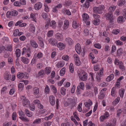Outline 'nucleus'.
I'll return each instance as SVG.
<instances>
[{
	"label": "nucleus",
	"mask_w": 126,
	"mask_h": 126,
	"mask_svg": "<svg viewBox=\"0 0 126 126\" xmlns=\"http://www.w3.org/2000/svg\"><path fill=\"white\" fill-rule=\"evenodd\" d=\"M124 14L123 16H120L117 18V22L118 23H122L126 18V9L123 10Z\"/></svg>",
	"instance_id": "nucleus-1"
},
{
	"label": "nucleus",
	"mask_w": 126,
	"mask_h": 126,
	"mask_svg": "<svg viewBox=\"0 0 126 126\" xmlns=\"http://www.w3.org/2000/svg\"><path fill=\"white\" fill-rule=\"evenodd\" d=\"M105 16H106V19L107 20H110V23H112L113 22V20L114 18L113 17L112 12H109L108 14L105 15Z\"/></svg>",
	"instance_id": "nucleus-2"
},
{
	"label": "nucleus",
	"mask_w": 126,
	"mask_h": 126,
	"mask_svg": "<svg viewBox=\"0 0 126 126\" xmlns=\"http://www.w3.org/2000/svg\"><path fill=\"white\" fill-rule=\"evenodd\" d=\"M79 74V78L82 81H85L87 79V75L85 72H81Z\"/></svg>",
	"instance_id": "nucleus-3"
},
{
	"label": "nucleus",
	"mask_w": 126,
	"mask_h": 126,
	"mask_svg": "<svg viewBox=\"0 0 126 126\" xmlns=\"http://www.w3.org/2000/svg\"><path fill=\"white\" fill-rule=\"evenodd\" d=\"M21 98L23 99L22 102L23 106L24 107H27L29 105L30 102L24 96H22L21 97Z\"/></svg>",
	"instance_id": "nucleus-4"
},
{
	"label": "nucleus",
	"mask_w": 126,
	"mask_h": 126,
	"mask_svg": "<svg viewBox=\"0 0 126 126\" xmlns=\"http://www.w3.org/2000/svg\"><path fill=\"white\" fill-rule=\"evenodd\" d=\"M68 99L70 100L69 103L70 107L71 109H72L74 107L76 104L75 99L68 98Z\"/></svg>",
	"instance_id": "nucleus-5"
},
{
	"label": "nucleus",
	"mask_w": 126,
	"mask_h": 126,
	"mask_svg": "<svg viewBox=\"0 0 126 126\" xmlns=\"http://www.w3.org/2000/svg\"><path fill=\"white\" fill-rule=\"evenodd\" d=\"M103 9L100 7H94L93 8V10L94 13H96L101 14L102 13V10Z\"/></svg>",
	"instance_id": "nucleus-6"
},
{
	"label": "nucleus",
	"mask_w": 126,
	"mask_h": 126,
	"mask_svg": "<svg viewBox=\"0 0 126 126\" xmlns=\"http://www.w3.org/2000/svg\"><path fill=\"white\" fill-rule=\"evenodd\" d=\"M49 43L52 46H56L57 44V40L54 38H51L48 40Z\"/></svg>",
	"instance_id": "nucleus-7"
},
{
	"label": "nucleus",
	"mask_w": 126,
	"mask_h": 126,
	"mask_svg": "<svg viewBox=\"0 0 126 126\" xmlns=\"http://www.w3.org/2000/svg\"><path fill=\"white\" fill-rule=\"evenodd\" d=\"M74 57L76 58L75 61L76 65L78 66L81 63L77 55V54H74Z\"/></svg>",
	"instance_id": "nucleus-8"
},
{
	"label": "nucleus",
	"mask_w": 126,
	"mask_h": 126,
	"mask_svg": "<svg viewBox=\"0 0 126 126\" xmlns=\"http://www.w3.org/2000/svg\"><path fill=\"white\" fill-rule=\"evenodd\" d=\"M50 103L52 106H54L55 103V99L54 96L52 95L49 96Z\"/></svg>",
	"instance_id": "nucleus-9"
},
{
	"label": "nucleus",
	"mask_w": 126,
	"mask_h": 126,
	"mask_svg": "<svg viewBox=\"0 0 126 126\" xmlns=\"http://www.w3.org/2000/svg\"><path fill=\"white\" fill-rule=\"evenodd\" d=\"M75 49L77 52L79 54L81 52V46L79 43L77 44L75 46Z\"/></svg>",
	"instance_id": "nucleus-10"
},
{
	"label": "nucleus",
	"mask_w": 126,
	"mask_h": 126,
	"mask_svg": "<svg viewBox=\"0 0 126 126\" xmlns=\"http://www.w3.org/2000/svg\"><path fill=\"white\" fill-rule=\"evenodd\" d=\"M42 6V3L40 2H38L35 5L34 8L36 10H38L41 8Z\"/></svg>",
	"instance_id": "nucleus-11"
},
{
	"label": "nucleus",
	"mask_w": 126,
	"mask_h": 126,
	"mask_svg": "<svg viewBox=\"0 0 126 126\" xmlns=\"http://www.w3.org/2000/svg\"><path fill=\"white\" fill-rule=\"evenodd\" d=\"M92 104V102L90 99L88 100V102H85L84 103V105L87 108H88L89 109H90L89 108L90 106Z\"/></svg>",
	"instance_id": "nucleus-12"
},
{
	"label": "nucleus",
	"mask_w": 126,
	"mask_h": 126,
	"mask_svg": "<svg viewBox=\"0 0 126 126\" xmlns=\"http://www.w3.org/2000/svg\"><path fill=\"white\" fill-rule=\"evenodd\" d=\"M30 44L31 46L35 48H37L38 46L36 42L33 40H31L30 41Z\"/></svg>",
	"instance_id": "nucleus-13"
},
{
	"label": "nucleus",
	"mask_w": 126,
	"mask_h": 126,
	"mask_svg": "<svg viewBox=\"0 0 126 126\" xmlns=\"http://www.w3.org/2000/svg\"><path fill=\"white\" fill-rule=\"evenodd\" d=\"M57 47L59 48L60 50H63L65 48V46L63 43H60L57 44Z\"/></svg>",
	"instance_id": "nucleus-14"
},
{
	"label": "nucleus",
	"mask_w": 126,
	"mask_h": 126,
	"mask_svg": "<svg viewBox=\"0 0 126 126\" xmlns=\"http://www.w3.org/2000/svg\"><path fill=\"white\" fill-rule=\"evenodd\" d=\"M112 122L109 123L107 126H115L116 125V119H113L112 120Z\"/></svg>",
	"instance_id": "nucleus-15"
},
{
	"label": "nucleus",
	"mask_w": 126,
	"mask_h": 126,
	"mask_svg": "<svg viewBox=\"0 0 126 126\" xmlns=\"http://www.w3.org/2000/svg\"><path fill=\"white\" fill-rule=\"evenodd\" d=\"M4 77L5 79L6 80H9L11 78V75H9L8 73L6 72L5 74Z\"/></svg>",
	"instance_id": "nucleus-16"
},
{
	"label": "nucleus",
	"mask_w": 126,
	"mask_h": 126,
	"mask_svg": "<svg viewBox=\"0 0 126 126\" xmlns=\"http://www.w3.org/2000/svg\"><path fill=\"white\" fill-rule=\"evenodd\" d=\"M56 38H57L59 41H61L63 39V36L62 34L59 33H57L56 35Z\"/></svg>",
	"instance_id": "nucleus-17"
},
{
	"label": "nucleus",
	"mask_w": 126,
	"mask_h": 126,
	"mask_svg": "<svg viewBox=\"0 0 126 126\" xmlns=\"http://www.w3.org/2000/svg\"><path fill=\"white\" fill-rule=\"evenodd\" d=\"M21 61L24 63L27 64L29 62V59L27 58H25L24 57H21Z\"/></svg>",
	"instance_id": "nucleus-18"
},
{
	"label": "nucleus",
	"mask_w": 126,
	"mask_h": 126,
	"mask_svg": "<svg viewBox=\"0 0 126 126\" xmlns=\"http://www.w3.org/2000/svg\"><path fill=\"white\" fill-rule=\"evenodd\" d=\"M49 26L53 29H55L56 27V24L55 21L53 20L51 21L50 23Z\"/></svg>",
	"instance_id": "nucleus-19"
},
{
	"label": "nucleus",
	"mask_w": 126,
	"mask_h": 126,
	"mask_svg": "<svg viewBox=\"0 0 126 126\" xmlns=\"http://www.w3.org/2000/svg\"><path fill=\"white\" fill-rule=\"evenodd\" d=\"M64 25L63 27V29H67L69 25V22L68 20H65L64 22Z\"/></svg>",
	"instance_id": "nucleus-20"
},
{
	"label": "nucleus",
	"mask_w": 126,
	"mask_h": 126,
	"mask_svg": "<svg viewBox=\"0 0 126 126\" xmlns=\"http://www.w3.org/2000/svg\"><path fill=\"white\" fill-rule=\"evenodd\" d=\"M114 77V76L113 74H111L108 76L107 78H106V79L107 81H110L111 80H112L113 78Z\"/></svg>",
	"instance_id": "nucleus-21"
},
{
	"label": "nucleus",
	"mask_w": 126,
	"mask_h": 126,
	"mask_svg": "<svg viewBox=\"0 0 126 126\" xmlns=\"http://www.w3.org/2000/svg\"><path fill=\"white\" fill-rule=\"evenodd\" d=\"M66 41L69 45H72L73 43V41L70 38L68 37L66 38Z\"/></svg>",
	"instance_id": "nucleus-22"
},
{
	"label": "nucleus",
	"mask_w": 126,
	"mask_h": 126,
	"mask_svg": "<svg viewBox=\"0 0 126 126\" xmlns=\"http://www.w3.org/2000/svg\"><path fill=\"white\" fill-rule=\"evenodd\" d=\"M100 20L99 19H95L93 22L95 25H98L100 23Z\"/></svg>",
	"instance_id": "nucleus-23"
},
{
	"label": "nucleus",
	"mask_w": 126,
	"mask_h": 126,
	"mask_svg": "<svg viewBox=\"0 0 126 126\" xmlns=\"http://www.w3.org/2000/svg\"><path fill=\"white\" fill-rule=\"evenodd\" d=\"M83 20L84 21L88 19L89 17V16L87 14L84 13L82 15Z\"/></svg>",
	"instance_id": "nucleus-24"
},
{
	"label": "nucleus",
	"mask_w": 126,
	"mask_h": 126,
	"mask_svg": "<svg viewBox=\"0 0 126 126\" xmlns=\"http://www.w3.org/2000/svg\"><path fill=\"white\" fill-rule=\"evenodd\" d=\"M125 91L124 89H122L121 90H120L119 91V94L121 97L122 98L123 97Z\"/></svg>",
	"instance_id": "nucleus-25"
},
{
	"label": "nucleus",
	"mask_w": 126,
	"mask_h": 126,
	"mask_svg": "<svg viewBox=\"0 0 126 126\" xmlns=\"http://www.w3.org/2000/svg\"><path fill=\"white\" fill-rule=\"evenodd\" d=\"M125 3V0H120L118 3V4L119 6H121L124 5Z\"/></svg>",
	"instance_id": "nucleus-26"
},
{
	"label": "nucleus",
	"mask_w": 126,
	"mask_h": 126,
	"mask_svg": "<svg viewBox=\"0 0 126 126\" xmlns=\"http://www.w3.org/2000/svg\"><path fill=\"white\" fill-rule=\"evenodd\" d=\"M33 92L34 94H37L39 92V90L38 88L35 87L34 88Z\"/></svg>",
	"instance_id": "nucleus-27"
},
{
	"label": "nucleus",
	"mask_w": 126,
	"mask_h": 126,
	"mask_svg": "<svg viewBox=\"0 0 126 126\" xmlns=\"http://www.w3.org/2000/svg\"><path fill=\"white\" fill-rule=\"evenodd\" d=\"M16 57L18 58L20 55V49H17L16 50Z\"/></svg>",
	"instance_id": "nucleus-28"
},
{
	"label": "nucleus",
	"mask_w": 126,
	"mask_h": 126,
	"mask_svg": "<svg viewBox=\"0 0 126 126\" xmlns=\"http://www.w3.org/2000/svg\"><path fill=\"white\" fill-rule=\"evenodd\" d=\"M65 68L63 67L62 68L60 71V75L61 76H63L65 73Z\"/></svg>",
	"instance_id": "nucleus-29"
},
{
	"label": "nucleus",
	"mask_w": 126,
	"mask_h": 126,
	"mask_svg": "<svg viewBox=\"0 0 126 126\" xmlns=\"http://www.w3.org/2000/svg\"><path fill=\"white\" fill-rule=\"evenodd\" d=\"M64 65V64L61 62H59L56 64V66L58 68H60Z\"/></svg>",
	"instance_id": "nucleus-30"
},
{
	"label": "nucleus",
	"mask_w": 126,
	"mask_h": 126,
	"mask_svg": "<svg viewBox=\"0 0 126 126\" xmlns=\"http://www.w3.org/2000/svg\"><path fill=\"white\" fill-rule=\"evenodd\" d=\"M12 16H17L18 14V12L14 10H13L11 11Z\"/></svg>",
	"instance_id": "nucleus-31"
},
{
	"label": "nucleus",
	"mask_w": 126,
	"mask_h": 126,
	"mask_svg": "<svg viewBox=\"0 0 126 126\" xmlns=\"http://www.w3.org/2000/svg\"><path fill=\"white\" fill-rule=\"evenodd\" d=\"M66 91V89L64 87H62L61 89V94L63 95H64L65 94Z\"/></svg>",
	"instance_id": "nucleus-32"
},
{
	"label": "nucleus",
	"mask_w": 126,
	"mask_h": 126,
	"mask_svg": "<svg viewBox=\"0 0 126 126\" xmlns=\"http://www.w3.org/2000/svg\"><path fill=\"white\" fill-rule=\"evenodd\" d=\"M12 124L11 122H6L4 123L3 125V126H11Z\"/></svg>",
	"instance_id": "nucleus-33"
},
{
	"label": "nucleus",
	"mask_w": 126,
	"mask_h": 126,
	"mask_svg": "<svg viewBox=\"0 0 126 126\" xmlns=\"http://www.w3.org/2000/svg\"><path fill=\"white\" fill-rule=\"evenodd\" d=\"M120 98L119 97H118L113 102L112 104L113 105H115L118 103L120 100Z\"/></svg>",
	"instance_id": "nucleus-34"
},
{
	"label": "nucleus",
	"mask_w": 126,
	"mask_h": 126,
	"mask_svg": "<svg viewBox=\"0 0 126 126\" xmlns=\"http://www.w3.org/2000/svg\"><path fill=\"white\" fill-rule=\"evenodd\" d=\"M90 74L91 75V79H92L91 81V82H89V83H87L89 84H90H90H91V83L92 84V86H93V82L94 81L93 75V73L92 72H91L90 73Z\"/></svg>",
	"instance_id": "nucleus-35"
},
{
	"label": "nucleus",
	"mask_w": 126,
	"mask_h": 126,
	"mask_svg": "<svg viewBox=\"0 0 126 126\" xmlns=\"http://www.w3.org/2000/svg\"><path fill=\"white\" fill-rule=\"evenodd\" d=\"M123 50L121 48H119L117 51V54L118 56H120L122 55V54L123 53Z\"/></svg>",
	"instance_id": "nucleus-36"
},
{
	"label": "nucleus",
	"mask_w": 126,
	"mask_h": 126,
	"mask_svg": "<svg viewBox=\"0 0 126 126\" xmlns=\"http://www.w3.org/2000/svg\"><path fill=\"white\" fill-rule=\"evenodd\" d=\"M69 69L71 73H73L74 72V67L72 63H70L69 65Z\"/></svg>",
	"instance_id": "nucleus-37"
},
{
	"label": "nucleus",
	"mask_w": 126,
	"mask_h": 126,
	"mask_svg": "<svg viewBox=\"0 0 126 126\" xmlns=\"http://www.w3.org/2000/svg\"><path fill=\"white\" fill-rule=\"evenodd\" d=\"M24 74L23 73H20L19 74H17V77L18 79H22L24 77Z\"/></svg>",
	"instance_id": "nucleus-38"
},
{
	"label": "nucleus",
	"mask_w": 126,
	"mask_h": 126,
	"mask_svg": "<svg viewBox=\"0 0 126 126\" xmlns=\"http://www.w3.org/2000/svg\"><path fill=\"white\" fill-rule=\"evenodd\" d=\"M109 116V113L106 112L105 114V115L104 116H101L100 117V118H106V117H108Z\"/></svg>",
	"instance_id": "nucleus-39"
},
{
	"label": "nucleus",
	"mask_w": 126,
	"mask_h": 126,
	"mask_svg": "<svg viewBox=\"0 0 126 126\" xmlns=\"http://www.w3.org/2000/svg\"><path fill=\"white\" fill-rule=\"evenodd\" d=\"M25 112L26 114V115L29 117H31L32 116V114L31 113H30L29 111L27 109H26L25 110Z\"/></svg>",
	"instance_id": "nucleus-40"
},
{
	"label": "nucleus",
	"mask_w": 126,
	"mask_h": 126,
	"mask_svg": "<svg viewBox=\"0 0 126 126\" xmlns=\"http://www.w3.org/2000/svg\"><path fill=\"white\" fill-rule=\"evenodd\" d=\"M45 70L47 74H49L51 72V69L49 67H46L45 69Z\"/></svg>",
	"instance_id": "nucleus-41"
},
{
	"label": "nucleus",
	"mask_w": 126,
	"mask_h": 126,
	"mask_svg": "<svg viewBox=\"0 0 126 126\" xmlns=\"http://www.w3.org/2000/svg\"><path fill=\"white\" fill-rule=\"evenodd\" d=\"M115 43L118 46H122L123 45V42L119 40L116 41Z\"/></svg>",
	"instance_id": "nucleus-42"
},
{
	"label": "nucleus",
	"mask_w": 126,
	"mask_h": 126,
	"mask_svg": "<svg viewBox=\"0 0 126 126\" xmlns=\"http://www.w3.org/2000/svg\"><path fill=\"white\" fill-rule=\"evenodd\" d=\"M90 3L89 2L87 1H86V2H85V3L84 4V7L86 8H87L89 7V6H90Z\"/></svg>",
	"instance_id": "nucleus-43"
},
{
	"label": "nucleus",
	"mask_w": 126,
	"mask_h": 126,
	"mask_svg": "<svg viewBox=\"0 0 126 126\" xmlns=\"http://www.w3.org/2000/svg\"><path fill=\"white\" fill-rule=\"evenodd\" d=\"M6 50H8L10 51H11L12 50V47L11 45H9L7 47L6 49Z\"/></svg>",
	"instance_id": "nucleus-44"
},
{
	"label": "nucleus",
	"mask_w": 126,
	"mask_h": 126,
	"mask_svg": "<svg viewBox=\"0 0 126 126\" xmlns=\"http://www.w3.org/2000/svg\"><path fill=\"white\" fill-rule=\"evenodd\" d=\"M53 31L52 30L49 31L47 33V36L48 37H50L53 35Z\"/></svg>",
	"instance_id": "nucleus-45"
},
{
	"label": "nucleus",
	"mask_w": 126,
	"mask_h": 126,
	"mask_svg": "<svg viewBox=\"0 0 126 126\" xmlns=\"http://www.w3.org/2000/svg\"><path fill=\"white\" fill-rule=\"evenodd\" d=\"M78 25L76 21H74L73 22L72 27L74 29H76L78 27Z\"/></svg>",
	"instance_id": "nucleus-46"
},
{
	"label": "nucleus",
	"mask_w": 126,
	"mask_h": 126,
	"mask_svg": "<svg viewBox=\"0 0 126 126\" xmlns=\"http://www.w3.org/2000/svg\"><path fill=\"white\" fill-rule=\"evenodd\" d=\"M6 16L7 18H11V16H12L11 12L9 11H8L6 13Z\"/></svg>",
	"instance_id": "nucleus-47"
},
{
	"label": "nucleus",
	"mask_w": 126,
	"mask_h": 126,
	"mask_svg": "<svg viewBox=\"0 0 126 126\" xmlns=\"http://www.w3.org/2000/svg\"><path fill=\"white\" fill-rule=\"evenodd\" d=\"M14 5L15 6H21V4L20 2L18 1H15L14 3Z\"/></svg>",
	"instance_id": "nucleus-48"
},
{
	"label": "nucleus",
	"mask_w": 126,
	"mask_h": 126,
	"mask_svg": "<svg viewBox=\"0 0 126 126\" xmlns=\"http://www.w3.org/2000/svg\"><path fill=\"white\" fill-rule=\"evenodd\" d=\"M41 121L40 119H36L33 122V123L34 124H38L41 122Z\"/></svg>",
	"instance_id": "nucleus-49"
},
{
	"label": "nucleus",
	"mask_w": 126,
	"mask_h": 126,
	"mask_svg": "<svg viewBox=\"0 0 126 126\" xmlns=\"http://www.w3.org/2000/svg\"><path fill=\"white\" fill-rule=\"evenodd\" d=\"M94 45L95 48H98L99 49H100L101 48V46L99 44H94Z\"/></svg>",
	"instance_id": "nucleus-50"
},
{
	"label": "nucleus",
	"mask_w": 126,
	"mask_h": 126,
	"mask_svg": "<svg viewBox=\"0 0 126 126\" xmlns=\"http://www.w3.org/2000/svg\"><path fill=\"white\" fill-rule=\"evenodd\" d=\"M105 94L103 93H102L101 92L100 95L99 97V98L100 99H103L104 97Z\"/></svg>",
	"instance_id": "nucleus-51"
},
{
	"label": "nucleus",
	"mask_w": 126,
	"mask_h": 126,
	"mask_svg": "<svg viewBox=\"0 0 126 126\" xmlns=\"http://www.w3.org/2000/svg\"><path fill=\"white\" fill-rule=\"evenodd\" d=\"M65 79L64 78H63V79L61 81H60L59 82H58V85L59 86H61L62 84L63 83V82L65 80Z\"/></svg>",
	"instance_id": "nucleus-52"
},
{
	"label": "nucleus",
	"mask_w": 126,
	"mask_h": 126,
	"mask_svg": "<svg viewBox=\"0 0 126 126\" xmlns=\"http://www.w3.org/2000/svg\"><path fill=\"white\" fill-rule=\"evenodd\" d=\"M116 47L114 45H113L111 47V53H112L114 52L116 50Z\"/></svg>",
	"instance_id": "nucleus-53"
},
{
	"label": "nucleus",
	"mask_w": 126,
	"mask_h": 126,
	"mask_svg": "<svg viewBox=\"0 0 126 126\" xmlns=\"http://www.w3.org/2000/svg\"><path fill=\"white\" fill-rule=\"evenodd\" d=\"M42 16V17L45 19H46L48 17L47 14L45 13H43Z\"/></svg>",
	"instance_id": "nucleus-54"
},
{
	"label": "nucleus",
	"mask_w": 126,
	"mask_h": 126,
	"mask_svg": "<svg viewBox=\"0 0 126 126\" xmlns=\"http://www.w3.org/2000/svg\"><path fill=\"white\" fill-rule=\"evenodd\" d=\"M20 1L21 4V5H25L26 4V1L25 0H20Z\"/></svg>",
	"instance_id": "nucleus-55"
},
{
	"label": "nucleus",
	"mask_w": 126,
	"mask_h": 126,
	"mask_svg": "<svg viewBox=\"0 0 126 126\" xmlns=\"http://www.w3.org/2000/svg\"><path fill=\"white\" fill-rule=\"evenodd\" d=\"M80 86H78L77 87V93L78 94H79L81 92L80 91Z\"/></svg>",
	"instance_id": "nucleus-56"
},
{
	"label": "nucleus",
	"mask_w": 126,
	"mask_h": 126,
	"mask_svg": "<svg viewBox=\"0 0 126 126\" xmlns=\"http://www.w3.org/2000/svg\"><path fill=\"white\" fill-rule=\"evenodd\" d=\"M19 114L20 116H21L23 118H24L25 114L23 112H23L22 111H21L19 112Z\"/></svg>",
	"instance_id": "nucleus-57"
},
{
	"label": "nucleus",
	"mask_w": 126,
	"mask_h": 126,
	"mask_svg": "<svg viewBox=\"0 0 126 126\" xmlns=\"http://www.w3.org/2000/svg\"><path fill=\"white\" fill-rule=\"evenodd\" d=\"M80 88L82 90H83L84 89V83L83 82H81L80 83Z\"/></svg>",
	"instance_id": "nucleus-58"
},
{
	"label": "nucleus",
	"mask_w": 126,
	"mask_h": 126,
	"mask_svg": "<svg viewBox=\"0 0 126 126\" xmlns=\"http://www.w3.org/2000/svg\"><path fill=\"white\" fill-rule=\"evenodd\" d=\"M44 74V71L43 70H40V71L38 73V75L39 76H41L42 75H43Z\"/></svg>",
	"instance_id": "nucleus-59"
},
{
	"label": "nucleus",
	"mask_w": 126,
	"mask_h": 126,
	"mask_svg": "<svg viewBox=\"0 0 126 126\" xmlns=\"http://www.w3.org/2000/svg\"><path fill=\"white\" fill-rule=\"evenodd\" d=\"M62 58L64 60L67 61L69 59V57L67 56H64L62 57Z\"/></svg>",
	"instance_id": "nucleus-60"
},
{
	"label": "nucleus",
	"mask_w": 126,
	"mask_h": 126,
	"mask_svg": "<svg viewBox=\"0 0 126 126\" xmlns=\"http://www.w3.org/2000/svg\"><path fill=\"white\" fill-rule=\"evenodd\" d=\"M19 33V31L18 30H17L15 31L14 34L15 36H17L18 34Z\"/></svg>",
	"instance_id": "nucleus-61"
},
{
	"label": "nucleus",
	"mask_w": 126,
	"mask_h": 126,
	"mask_svg": "<svg viewBox=\"0 0 126 126\" xmlns=\"http://www.w3.org/2000/svg\"><path fill=\"white\" fill-rule=\"evenodd\" d=\"M50 89L49 87L47 85H46L45 88V92L48 93Z\"/></svg>",
	"instance_id": "nucleus-62"
},
{
	"label": "nucleus",
	"mask_w": 126,
	"mask_h": 126,
	"mask_svg": "<svg viewBox=\"0 0 126 126\" xmlns=\"http://www.w3.org/2000/svg\"><path fill=\"white\" fill-rule=\"evenodd\" d=\"M5 65V62H2L0 63V68H2L3 66Z\"/></svg>",
	"instance_id": "nucleus-63"
},
{
	"label": "nucleus",
	"mask_w": 126,
	"mask_h": 126,
	"mask_svg": "<svg viewBox=\"0 0 126 126\" xmlns=\"http://www.w3.org/2000/svg\"><path fill=\"white\" fill-rule=\"evenodd\" d=\"M119 68L123 70L125 69V67L124 66L123 63H121L119 65Z\"/></svg>",
	"instance_id": "nucleus-64"
}]
</instances>
